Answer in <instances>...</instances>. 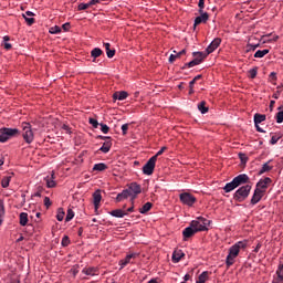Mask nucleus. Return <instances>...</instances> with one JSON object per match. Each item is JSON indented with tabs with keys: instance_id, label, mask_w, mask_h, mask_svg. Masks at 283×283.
Segmentation results:
<instances>
[{
	"instance_id": "8",
	"label": "nucleus",
	"mask_w": 283,
	"mask_h": 283,
	"mask_svg": "<svg viewBox=\"0 0 283 283\" xmlns=\"http://www.w3.org/2000/svg\"><path fill=\"white\" fill-rule=\"evenodd\" d=\"M222 43V39L220 38H216L210 45H208V48L206 49V54L207 56H209V54L216 52V50H218V48H220V44Z\"/></svg>"
},
{
	"instance_id": "63",
	"label": "nucleus",
	"mask_w": 283,
	"mask_h": 283,
	"mask_svg": "<svg viewBox=\"0 0 283 283\" xmlns=\"http://www.w3.org/2000/svg\"><path fill=\"white\" fill-rule=\"evenodd\" d=\"M4 50H12V44L6 42L4 43Z\"/></svg>"
},
{
	"instance_id": "42",
	"label": "nucleus",
	"mask_w": 283,
	"mask_h": 283,
	"mask_svg": "<svg viewBox=\"0 0 283 283\" xmlns=\"http://www.w3.org/2000/svg\"><path fill=\"white\" fill-rule=\"evenodd\" d=\"M239 158L243 165H247V163H249V157L244 153H239Z\"/></svg>"
},
{
	"instance_id": "17",
	"label": "nucleus",
	"mask_w": 283,
	"mask_h": 283,
	"mask_svg": "<svg viewBox=\"0 0 283 283\" xmlns=\"http://www.w3.org/2000/svg\"><path fill=\"white\" fill-rule=\"evenodd\" d=\"M190 228L193 229L197 233L200 231H206L205 226H202V223L199 222V220H192L190 222Z\"/></svg>"
},
{
	"instance_id": "4",
	"label": "nucleus",
	"mask_w": 283,
	"mask_h": 283,
	"mask_svg": "<svg viewBox=\"0 0 283 283\" xmlns=\"http://www.w3.org/2000/svg\"><path fill=\"white\" fill-rule=\"evenodd\" d=\"M193 60L186 63L182 66V70H187V67H196V65H200L205 59H207V54L205 52H193L192 53Z\"/></svg>"
},
{
	"instance_id": "30",
	"label": "nucleus",
	"mask_w": 283,
	"mask_h": 283,
	"mask_svg": "<svg viewBox=\"0 0 283 283\" xmlns=\"http://www.w3.org/2000/svg\"><path fill=\"white\" fill-rule=\"evenodd\" d=\"M264 120H266V115L258 113L254 115V125H260V123H264Z\"/></svg>"
},
{
	"instance_id": "44",
	"label": "nucleus",
	"mask_w": 283,
	"mask_h": 283,
	"mask_svg": "<svg viewBox=\"0 0 283 283\" xmlns=\"http://www.w3.org/2000/svg\"><path fill=\"white\" fill-rule=\"evenodd\" d=\"M255 76H258V67L251 69L249 71V77L250 78H255Z\"/></svg>"
},
{
	"instance_id": "7",
	"label": "nucleus",
	"mask_w": 283,
	"mask_h": 283,
	"mask_svg": "<svg viewBox=\"0 0 283 283\" xmlns=\"http://www.w3.org/2000/svg\"><path fill=\"white\" fill-rule=\"evenodd\" d=\"M179 200L184 203L187 205V207H193V205H196V198L193 197V195L189 193V192H182L179 196Z\"/></svg>"
},
{
	"instance_id": "41",
	"label": "nucleus",
	"mask_w": 283,
	"mask_h": 283,
	"mask_svg": "<svg viewBox=\"0 0 283 283\" xmlns=\"http://www.w3.org/2000/svg\"><path fill=\"white\" fill-rule=\"evenodd\" d=\"M63 218H65V211H63V208H59L57 214H56V220L59 222H63Z\"/></svg>"
},
{
	"instance_id": "15",
	"label": "nucleus",
	"mask_w": 283,
	"mask_h": 283,
	"mask_svg": "<svg viewBox=\"0 0 283 283\" xmlns=\"http://www.w3.org/2000/svg\"><path fill=\"white\" fill-rule=\"evenodd\" d=\"M182 258H185V252H182V250H175L172 253V262L175 264H178V262H180L182 260Z\"/></svg>"
},
{
	"instance_id": "31",
	"label": "nucleus",
	"mask_w": 283,
	"mask_h": 283,
	"mask_svg": "<svg viewBox=\"0 0 283 283\" xmlns=\"http://www.w3.org/2000/svg\"><path fill=\"white\" fill-rule=\"evenodd\" d=\"M266 54H269V49L258 50L254 53V59H264V56H266Z\"/></svg>"
},
{
	"instance_id": "21",
	"label": "nucleus",
	"mask_w": 283,
	"mask_h": 283,
	"mask_svg": "<svg viewBox=\"0 0 283 283\" xmlns=\"http://www.w3.org/2000/svg\"><path fill=\"white\" fill-rule=\"evenodd\" d=\"M129 96V94L125 91H120V92H115L113 94V98L115 101H125V98H127Z\"/></svg>"
},
{
	"instance_id": "11",
	"label": "nucleus",
	"mask_w": 283,
	"mask_h": 283,
	"mask_svg": "<svg viewBox=\"0 0 283 283\" xmlns=\"http://www.w3.org/2000/svg\"><path fill=\"white\" fill-rule=\"evenodd\" d=\"M199 17H197L195 19V23H193V28L196 30V28H198V25H200V23H207V21H209V13L201 11L199 12Z\"/></svg>"
},
{
	"instance_id": "51",
	"label": "nucleus",
	"mask_w": 283,
	"mask_h": 283,
	"mask_svg": "<svg viewBox=\"0 0 283 283\" xmlns=\"http://www.w3.org/2000/svg\"><path fill=\"white\" fill-rule=\"evenodd\" d=\"M166 150H167V147H161L159 151L153 157H156V160H158V156H163V154H165Z\"/></svg>"
},
{
	"instance_id": "56",
	"label": "nucleus",
	"mask_w": 283,
	"mask_h": 283,
	"mask_svg": "<svg viewBox=\"0 0 283 283\" xmlns=\"http://www.w3.org/2000/svg\"><path fill=\"white\" fill-rule=\"evenodd\" d=\"M205 1L206 0H199V2H198L199 12H205Z\"/></svg>"
},
{
	"instance_id": "57",
	"label": "nucleus",
	"mask_w": 283,
	"mask_h": 283,
	"mask_svg": "<svg viewBox=\"0 0 283 283\" xmlns=\"http://www.w3.org/2000/svg\"><path fill=\"white\" fill-rule=\"evenodd\" d=\"M277 140H280V136L274 135L272 136L270 143L271 145H277Z\"/></svg>"
},
{
	"instance_id": "26",
	"label": "nucleus",
	"mask_w": 283,
	"mask_h": 283,
	"mask_svg": "<svg viewBox=\"0 0 283 283\" xmlns=\"http://www.w3.org/2000/svg\"><path fill=\"white\" fill-rule=\"evenodd\" d=\"M112 149V140H106L103 146L99 148V151L103 154H109V150Z\"/></svg>"
},
{
	"instance_id": "20",
	"label": "nucleus",
	"mask_w": 283,
	"mask_h": 283,
	"mask_svg": "<svg viewBox=\"0 0 283 283\" xmlns=\"http://www.w3.org/2000/svg\"><path fill=\"white\" fill-rule=\"evenodd\" d=\"M134 258H138V254L137 253H133V254L126 255V258L119 262L122 269H125V266H127V264H129V262H132V260Z\"/></svg>"
},
{
	"instance_id": "23",
	"label": "nucleus",
	"mask_w": 283,
	"mask_h": 283,
	"mask_svg": "<svg viewBox=\"0 0 283 283\" xmlns=\"http://www.w3.org/2000/svg\"><path fill=\"white\" fill-rule=\"evenodd\" d=\"M111 216H113V218H125V216H127V211L122 209H116L111 211Z\"/></svg>"
},
{
	"instance_id": "27",
	"label": "nucleus",
	"mask_w": 283,
	"mask_h": 283,
	"mask_svg": "<svg viewBox=\"0 0 283 283\" xmlns=\"http://www.w3.org/2000/svg\"><path fill=\"white\" fill-rule=\"evenodd\" d=\"M185 54H187V50H185V49L176 54H171L169 56V63H174L176 61V59H180V56H185Z\"/></svg>"
},
{
	"instance_id": "48",
	"label": "nucleus",
	"mask_w": 283,
	"mask_h": 283,
	"mask_svg": "<svg viewBox=\"0 0 283 283\" xmlns=\"http://www.w3.org/2000/svg\"><path fill=\"white\" fill-rule=\"evenodd\" d=\"M24 21L28 23V25H33L34 23V18H28V15L22 14Z\"/></svg>"
},
{
	"instance_id": "24",
	"label": "nucleus",
	"mask_w": 283,
	"mask_h": 283,
	"mask_svg": "<svg viewBox=\"0 0 283 283\" xmlns=\"http://www.w3.org/2000/svg\"><path fill=\"white\" fill-rule=\"evenodd\" d=\"M103 54V50H101L99 48H95L91 51V56L93 59V63H96V59H98V56H102Z\"/></svg>"
},
{
	"instance_id": "3",
	"label": "nucleus",
	"mask_w": 283,
	"mask_h": 283,
	"mask_svg": "<svg viewBox=\"0 0 283 283\" xmlns=\"http://www.w3.org/2000/svg\"><path fill=\"white\" fill-rule=\"evenodd\" d=\"M251 185H245L240 187L233 195V200L235 202H244L249 198V193H251Z\"/></svg>"
},
{
	"instance_id": "55",
	"label": "nucleus",
	"mask_w": 283,
	"mask_h": 283,
	"mask_svg": "<svg viewBox=\"0 0 283 283\" xmlns=\"http://www.w3.org/2000/svg\"><path fill=\"white\" fill-rule=\"evenodd\" d=\"M270 81L271 83H273V85H275V81H277V75L275 74V72H272L270 74Z\"/></svg>"
},
{
	"instance_id": "13",
	"label": "nucleus",
	"mask_w": 283,
	"mask_h": 283,
	"mask_svg": "<svg viewBox=\"0 0 283 283\" xmlns=\"http://www.w3.org/2000/svg\"><path fill=\"white\" fill-rule=\"evenodd\" d=\"M128 191H130V196L132 193H135V196L132 198V202H134V200L136 199V196H138V193L143 191V189L140 188V185L133 182L129 185Z\"/></svg>"
},
{
	"instance_id": "34",
	"label": "nucleus",
	"mask_w": 283,
	"mask_h": 283,
	"mask_svg": "<svg viewBox=\"0 0 283 283\" xmlns=\"http://www.w3.org/2000/svg\"><path fill=\"white\" fill-rule=\"evenodd\" d=\"M151 207H154V205L151 202H146L140 209H139V213H147L148 211L151 210Z\"/></svg>"
},
{
	"instance_id": "6",
	"label": "nucleus",
	"mask_w": 283,
	"mask_h": 283,
	"mask_svg": "<svg viewBox=\"0 0 283 283\" xmlns=\"http://www.w3.org/2000/svg\"><path fill=\"white\" fill-rule=\"evenodd\" d=\"M154 169H156V157H150L143 167V174H145V176H151Z\"/></svg>"
},
{
	"instance_id": "62",
	"label": "nucleus",
	"mask_w": 283,
	"mask_h": 283,
	"mask_svg": "<svg viewBox=\"0 0 283 283\" xmlns=\"http://www.w3.org/2000/svg\"><path fill=\"white\" fill-rule=\"evenodd\" d=\"M96 3H99V0H91L90 2H88V6H96Z\"/></svg>"
},
{
	"instance_id": "54",
	"label": "nucleus",
	"mask_w": 283,
	"mask_h": 283,
	"mask_svg": "<svg viewBox=\"0 0 283 283\" xmlns=\"http://www.w3.org/2000/svg\"><path fill=\"white\" fill-rule=\"evenodd\" d=\"M129 129V124L122 125L123 136H127V130Z\"/></svg>"
},
{
	"instance_id": "25",
	"label": "nucleus",
	"mask_w": 283,
	"mask_h": 283,
	"mask_svg": "<svg viewBox=\"0 0 283 283\" xmlns=\"http://www.w3.org/2000/svg\"><path fill=\"white\" fill-rule=\"evenodd\" d=\"M233 189H238V185L235 184V181L232 179L231 182H228L223 190L226 191V193H231V191H233Z\"/></svg>"
},
{
	"instance_id": "45",
	"label": "nucleus",
	"mask_w": 283,
	"mask_h": 283,
	"mask_svg": "<svg viewBox=\"0 0 283 283\" xmlns=\"http://www.w3.org/2000/svg\"><path fill=\"white\" fill-rule=\"evenodd\" d=\"M51 34H61V28L59 25H55L50 29Z\"/></svg>"
},
{
	"instance_id": "61",
	"label": "nucleus",
	"mask_w": 283,
	"mask_h": 283,
	"mask_svg": "<svg viewBox=\"0 0 283 283\" xmlns=\"http://www.w3.org/2000/svg\"><path fill=\"white\" fill-rule=\"evenodd\" d=\"M256 132H259L260 134H264V129H262V127H260V124H254Z\"/></svg>"
},
{
	"instance_id": "12",
	"label": "nucleus",
	"mask_w": 283,
	"mask_h": 283,
	"mask_svg": "<svg viewBox=\"0 0 283 283\" xmlns=\"http://www.w3.org/2000/svg\"><path fill=\"white\" fill-rule=\"evenodd\" d=\"M234 180V184L237 185V187H240L241 185H247L249 184V175L247 174H241V175H238L237 177L233 178Z\"/></svg>"
},
{
	"instance_id": "37",
	"label": "nucleus",
	"mask_w": 283,
	"mask_h": 283,
	"mask_svg": "<svg viewBox=\"0 0 283 283\" xmlns=\"http://www.w3.org/2000/svg\"><path fill=\"white\" fill-rule=\"evenodd\" d=\"M105 169H107V165L103 163L95 164L93 167V171H105Z\"/></svg>"
},
{
	"instance_id": "29",
	"label": "nucleus",
	"mask_w": 283,
	"mask_h": 283,
	"mask_svg": "<svg viewBox=\"0 0 283 283\" xmlns=\"http://www.w3.org/2000/svg\"><path fill=\"white\" fill-rule=\"evenodd\" d=\"M271 160L268 163L263 164L261 170L259 171V175L262 176V174H266V171H271L273 169V166L269 165Z\"/></svg>"
},
{
	"instance_id": "32",
	"label": "nucleus",
	"mask_w": 283,
	"mask_h": 283,
	"mask_svg": "<svg viewBox=\"0 0 283 283\" xmlns=\"http://www.w3.org/2000/svg\"><path fill=\"white\" fill-rule=\"evenodd\" d=\"M12 180V176H4L1 180V186L3 189H8L10 187V181Z\"/></svg>"
},
{
	"instance_id": "52",
	"label": "nucleus",
	"mask_w": 283,
	"mask_h": 283,
	"mask_svg": "<svg viewBox=\"0 0 283 283\" xmlns=\"http://www.w3.org/2000/svg\"><path fill=\"white\" fill-rule=\"evenodd\" d=\"M276 123H283V111H280L277 114H276Z\"/></svg>"
},
{
	"instance_id": "36",
	"label": "nucleus",
	"mask_w": 283,
	"mask_h": 283,
	"mask_svg": "<svg viewBox=\"0 0 283 283\" xmlns=\"http://www.w3.org/2000/svg\"><path fill=\"white\" fill-rule=\"evenodd\" d=\"M3 216H6V207L3 200L0 199V227L3 224Z\"/></svg>"
},
{
	"instance_id": "47",
	"label": "nucleus",
	"mask_w": 283,
	"mask_h": 283,
	"mask_svg": "<svg viewBox=\"0 0 283 283\" xmlns=\"http://www.w3.org/2000/svg\"><path fill=\"white\" fill-rule=\"evenodd\" d=\"M61 244L62 247H70V237H63Z\"/></svg>"
},
{
	"instance_id": "50",
	"label": "nucleus",
	"mask_w": 283,
	"mask_h": 283,
	"mask_svg": "<svg viewBox=\"0 0 283 283\" xmlns=\"http://www.w3.org/2000/svg\"><path fill=\"white\" fill-rule=\"evenodd\" d=\"M46 187H49V189H52V188L56 187V181H54L52 179H48L46 180Z\"/></svg>"
},
{
	"instance_id": "22",
	"label": "nucleus",
	"mask_w": 283,
	"mask_h": 283,
	"mask_svg": "<svg viewBox=\"0 0 283 283\" xmlns=\"http://www.w3.org/2000/svg\"><path fill=\"white\" fill-rule=\"evenodd\" d=\"M104 48H105V51H106V54H107V57L108 59H114V56L116 55V50H111L112 48V44L109 43H104Z\"/></svg>"
},
{
	"instance_id": "46",
	"label": "nucleus",
	"mask_w": 283,
	"mask_h": 283,
	"mask_svg": "<svg viewBox=\"0 0 283 283\" xmlns=\"http://www.w3.org/2000/svg\"><path fill=\"white\" fill-rule=\"evenodd\" d=\"M99 127L103 134H109V126H107V124H99Z\"/></svg>"
},
{
	"instance_id": "5",
	"label": "nucleus",
	"mask_w": 283,
	"mask_h": 283,
	"mask_svg": "<svg viewBox=\"0 0 283 283\" xmlns=\"http://www.w3.org/2000/svg\"><path fill=\"white\" fill-rule=\"evenodd\" d=\"M19 134L18 128H0V143H8L10 138L17 136Z\"/></svg>"
},
{
	"instance_id": "60",
	"label": "nucleus",
	"mask_w": 283,
	"mask_h": 283,
	"mask_svg": "<svg viewBox=\"0 0 283 283\" xmlns=\"http://www.w3.org/2000/svg\"><path fill=\"white\" fill-rule=\"evenodd\" d=\"M70 28H71V24L70 22H66L62 25V30H64V32H69L70 31Z\"/></svg>"
},
{
	"instance_id": "10",
	"label": "nucleus",
	"mask_w": 283,
	"mask_h": 283,
	"mask_svg": "<svg viewBox=\"0 0 283 283\" xmlns=\"http://www.w3.org/2000/svg\"><path fill=\"white\" fill-rule=\"evenodd\" d=\"M262 198H264V190H261L260 188H255L250 202L251 205L255 206L258 205V202H260V200H262Z\"/></svg>"
},
{
	"instance_id": "1",
	"label": "nucleus",
	"mask_w": 283,
	"mask_h": 283,
	"mask_svg": "<svg viewBox=\"0 0 283 283\" xmlns=\"http://www.w3.org/2000/svg\"><path fill=\"white\" fill-rule=\"evenodd\" d=\"M247 247H249L248 240L238 241L232 247H230L229 254L226 259L227 266H233V264H235V258H238V255H240V251H244Z\"/></svg>"
},
{
	"instance_id": "43",
	"label": "nucleus",
	"mask_w": 283,
	"mask_h": 283,
	"mask_svg": "<svg viewBox=\"0 0 283 283\" xmlns=\"http://www.w3.org/2000/svg\"><path fill=\"white\" fill-rule=\"evenodd\" d=\"M88 123H90V125H92L95 129H98V126L101 125V124L98 123V120H96L95 118H90V119H88Z\"/></svg>"
},
{
	"instance_id": "49",
	"label": "nucleus",
	"mask_w": 283,
	"mask_h": 283,
	"mask_svg": "<svg viewBox=\"0 0 283 283\" xmlns=\"http://www.w3.org/2000/svg\"><path fill=\"white\" fill-rule=\"evenodd\" d=\"M87 8H91V6H90V2H87V3H80L78 6H77V10H87Z\"/></svg>"
},
{
	"instance_id": "40",
	"label": "nucleus",
	"mask_w": 283,
	"mask_h": 283,
	"mask_svg": "<svg viewBox=\"0 0 283 283\" xmlns=\"http://www.w3.org/2000/svg\"><path fill=\"white\" fill-rule=\"evenodd\" d=\"M73 219H74V210H72V208H69L65 217V222H70Z\"/></svg>"
},
{
	"instance_id": "38",
	"label": "nucleus",
	"mask_w": 283,
	"mask_h": 283,
	"mask_svg": "<svg viewBox=\"0 0 283 283\" xmlns=\"http://www.w3.org/2000/svg\"><path fill=\"white\" fill-rule=\"evenodd\" d=\"M20 224H21V227H25L28 224V213L27 212L20 213Z\"/></svg>"
},
{
	"instance_id": "19",
	"label": "nucleus",
	"mask_w": 283,
	"mask_h": 283,
	"mask_svg": "<svg viewBox=\"0 0 283 283\" xmlns=\"http://www.w3.org/2000/svg\"><path fill=\"white\" fill-rule=\"evenodd\" d=\"M196 231L191 226L187 227L182 231L184 240H188V238H192V235H196Z\"/></svg>"
},
{
	"instance_id": "53",
	"label": "nucleus",
	"mask_w": 283,
	"mask_h": 283,
	"mask_svg": "<svg viewBox=\"0 0 283 283\" xmlns=\"http://www.w3.org/2000/svg\"><path fill=\"white\" fill-rule=\"evenodd\" d=\"M44 207H46V209H50V207H52V201L50 200V197L44 198Z\"/></svg>"
},
{
	"instance_id": "28",
	"label": "nucleus",
	"mask_w": 283,
	"mask_h": 283,
	"mask_svg": "<svg viewBox=\"0 0 283 283\" xmlns=\"http://www.w3.org/2000/svg\"><path fill=\"white\" fill-rule=\"evenodd\" d=\"M209 275H211V272H209V271L202 272V273L199 275L197 283H206L207 280H209Z\"/></svg>"
},
{
	"instance_id": "59",
	"label": "nucleus",
	"mask_w": 283,
	"mask_h": 283,
	"mask_svg": "<svg viewBox=\"0 0 283 283\" xmlns=\"http://www.w3.org/2000/svg\"><path fill=\"white\" fill-rule=\"evenodd\" d=\"M193 85H196V82L195 81H190V83H189V94L191 95V94H193Z\"/></svg>"
},
{
	"instance_id": "35",
	"label": "nucleus",
	"mask_w": 283,
	"mask_h": 283,
	"mask_svg": "<svg viewBox=\"0 0 283 283\" xmlns=\"http://www.w3.org/2000/svg\"><path fill=\"white\" fill-rule=\"evenodd\" d=\"M198 109L201 114H207L209 112V107H207V102L202 101L198 104Z\"/></svg>"
},
{
	"instance_id": "33",
	"label": "nucleus",
	"mask_w": 283,
	"mask_h": 283,
	"mask_svg": "<svg viewBox=\"0 0 283 283\" xmlns=\"http://www.w3.org/2000/svg\"><path fill=\"white\" fill-rule=\"evenodd\" d=\"M199 220L201 227H205L206 231H208V228L211 224V220L206 219L205 217L197 218Z\"/></svg>"
},
{
	"instance_id": "64",
	"label": "nucleus",
	"mask_w": 283,
	"mask_h": 283,
	"mask_svg": "<svg viewBox=\"0 0 283 283\" xmlns=\"http://www.w3.org/2000/svg\"><path fill=\"white\" fill-rule=\"evenodd\" d=\"M24 14L25 17H34V13L32 11H27Z\"/></svg>"
},
{
	"instance_id": "14",
	"label": "nucleus",
	"mask_w": 283,
	"mask_h": 283,
	"mask_svg": "<svg viewBox=\"0 0 283 283\" xmlns=\"http://www.w3.org/2000/svg\"><path fill=\"white\" fill-rule=\"evenodd\" d=\"M101 200H103V196L101 195V190H96L93 193V205L95 209H98L101 207Z\"/></svg>"
},
{
	"instance_id": "39",
	"label": "nucleus",
	"mask_w": 283,
	"mask_h": 283,
	"mask_svg": "<svg viewBox=\"0 0 283 283\" xmlns=\"http://www.w3.org/2000/svg\"><path fill=\"white\" fill-rule=\"evenodd\" d=\"M276 275H277L276 281L283 282V264L279 265V268L276 270Z\"/></svg>"
},
{
	"instance_id": "16",
	"label": "nucleus",
	"mask_w": 283,
	"mask_h": 283,
	"mask_svg": "<svg viewBox=\"0 0 283 283\" xmlns=\"http://www.w3.org/2000/svg\"><path fill=\"white\" fill-rule=\"evenodd\" d=\"M82 273H84V275H90L91 277H94V275H98V268H94V266L84 268L82 270Z\"/></svg>"
},
{
	"instance_id": "9",
	"label": "nucleus",
	"mask_w": 283,
	"mask_h": 283,
	"mask_svg": "<svg viewBox=\"0 0 283 283\" xmlns=\"http://www.w3.org/2000/svg\"><path fill=\"white\" fill-rule=\"evenodd\" d=\"M273 180L269 177H265L264 179H261L256 184V189H260L263 191V193H266V189H269V185H271Z\"/></svg>"
},
{
	"instance_id": "18",
	"label": "nucleus",
	"mask_w": 283,
	"mask_h": 283,
	"mask_svg": "<svg viewBox=\"0 0 283 283\" xmlns=\"http://www.w3.org/2000/svg\"><path fill=\"white\" fill-rule=\"evenodd\" d=\"M129 196H132V191H129V189H125L117 195L116 202H123V200H127Z\"/></svg>"
},
{
	"instance_id": "2",
	"label": "nucleus",
	"mask_w": 283,
	"mask_h": 283,
	"mask_svg": "<svg viewBox=\"0 0 283 283\" xmlns=\"http://www.w3.org/2000/svg\"><path fill=\"white\" fill-rule=\"evenodd\" d=\"M21 127L24 143H27L28 145L34 143V130H32V125L28 122H23Z\"/></svg>"
},
{
	"instance_id": "58",
	"label": "nucleus",
	"mask_w": 283,
	"mask_h": 283,
	"mask_svg": "<svg viewBox=\"0 0 283 283\" xmlns=\"http://www.w3.org/2000/svg\"><path fill=\"white\" fill-rule=\"evenodd\" d=\"M248 48H249L248 52L251 51V50L254 52V50H258V48H260V44H254V45L253 44H248Z\"/></svg>"
}]
</instances>
